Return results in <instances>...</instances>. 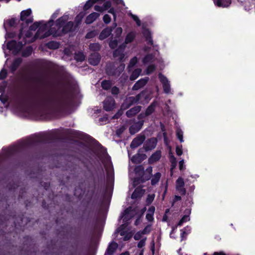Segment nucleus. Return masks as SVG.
Segmentation results:
<instances>
[{
    "label": "nucleus",
    "instance_id": "48",
    "mask_svg": "<svg viewBox=\"0 0 255 255\" xmlns=\"http://www.w3.org/2000/svg\"><path fill=\"white\" fill-rule=\"evenodd\" d=\"M161 124V129L163 132V139L165 143H167V133L165 132V128L164 127V126L163 124Z\"/></svg>",
    "mask_w": 255,
    "mask_h": 255
},
{
    "label": "nucleus",
    "instance_id": "21",
    "mask_svg": "<svg viewBox=\"0 0 255 255\" xmlns=\"http://www.w3.org/2000/svg\"><path fill=\"white\" fill-rule=\"evenodd\" d=\"M22 62V59L20 57L14 59L9 67L10 72L13 74L17 68L20 66Z\"/></svg>",
    "mask_w": 255,
    "mask_h": 255
},
{
    "label": "nucleus",
    "instance_id": "28",
    "mask_svg": "<svg viewBox=\"0 0 255 255\" xmlns=\"http://www.w3.org/2000/svg\"><path fill=\"white\" fill-rule=\"evenodd\" d=\"M118 248V244L116 242H112L109 244L106 251L108 255H113Z\"/></svg>",
    "mask_w": 255,
    "mask_h": 255
},
{
    "label": "nucleus",
    "instance_id": "51",
    "mask_svg": "<svg viewBox=\"0 0 255 255\" xmlns=\"http://www.w3.org/2000/svg\"><path fill=\"white\" fill-rule=\"evenodd\" d=\"M7 70L4 68L2 69L0 72V80L4 79L7 77Z\"/></svg>",
    "mask_w": 255,
    "mask_h": 255
},
{
    "label": "nucleus",
    "instance_id": "42",
    "mask_svg": "<svg viewBox=\"0 0 255 255\" xmlns=\"http://www.w3.org/2000/svg\"><path fill=\"white\" fill-rule=\"evenodd\" d=\"M89 48L91 51H99L101 49V46L98 43H93L90 44Z\"/></svg>",
    "mask_w": 255,
    "mask_h": 255
},
{
    "label": "nucleus",
    "instance_id": "64",
    "mask_svg": "<svg viewBox=\"0 0 255 255\" xmlns=\"http://www.w3.org/2000/svg\"><path fill=\"white\" fill-rule=\"evenodd\" d=\"M177 137L179 139L180 142L183 141V133L181 130H177L176 132Z\"/></svg>",
    "mask_w": 255,
    "mask_h": 255
},
{
    "label": "nucleus",
    "instance_id": "1",
    "mask_svg": "<svg viewBox=\"0 0 255 255\" xmlns=\"http://www.w3.org/2000/svg\"><path fill=\"white\" fill-rule=\"evenodd\" d=\"M15 100L19 106L33 110L35 115L43 120L58 119L73 106L72 97L66 93L53 96L43 92L32 98L18 95Z\"/></svg>",
    "mask_w": 255,
    "mask_h": 255
},
{
    "label": "nucleus",
    "instance_id": "47",
    "mask_svg": "<svg viewBox=\"0 0 255 255\" xmlns=\"http://www.w3.org/2000/svg\"><path fill=\"white\" fill-rule=\"evenodd\" d=\"M108 116L107 114H106L103 117H101L99 119V123H100V125H105L108 122Z\"/></svg>",
    "mask_w": 255,
    "mask_h": 255
},
{
    "label": "nucleus",
    "instance_id": "19",
    "mask_svg": "<svg viewBox=\"0 0 255 255\" xmlns=\"http://www.w3.org/2000/svg\"><path fill=\"white\" fill-rule=\"evenodd\" d=\"M161 157V151L160 150H156L148 158V162L149 164H153L160 160Z\"/></svg>",
    "mask_w": 255,
    "mask_h": 255
},
{
    "label": "nucleus",
    "instance_id": "43",
    "mask_svg": "<svg viewBox=\"0 0 255 255\" xmlns=\"http://www.w3.org/2000/svg\"><path fill=\"white\" fill-rule=\"evenodd\" d=\"M74 58L78 62H82L85 60V56L82 52H79L75 54Z\"/></svg>",
    "mask_w": 255,
    "mask_h": 255
},
{
    "label": "nucleus",
    "instance_id": "41",
    "mask_svg": "<svg viewBox=\"0 0 255 255\" xmlns=\"http://www.w3.org/2000/svg\"><path fill=\"white\" fill-rule=\"evenodd\" d=\"M126 99L130 106H132L135 103H139V100L137 98V96L135 97H128Z\"/></svg>",
    "mask_w": 255,
    "mask_h": 255
},
{
    "label": "nucleus",
    "instance_id": "38",
    "mask_svg": "<svg viewBox=\"0 0 255 255\" xmlns=\"http://www.w3.org/2000/svg\"><path fill=\"white\" fill-rule=\"evenodd\" d=\"M46 45L50 49L55 50L59 47V43L55 41H49L46 43Z\"/></svg>",
    "mask_w": 255,
    "mask_h": 255
},
{
    "label": "nucleus",
    "instance_id": "13",
    "mask_svg": "<svg viewBox=\"0 0 255 255\" xmlns=\"http://www.w3.org/2000/svg\"><path fill=\"white\" fill-rule=\"evenodd\" d=\"M114 26H108L102 30L99 36V39L100 40H103L108 37L111 35L113 30L117 26V24L116 23H114Z\"/></svg>",
    "mask_w": 255,
    "mask_h": 255
},
{
    "label": "nucleus",
    "instance_id": "59",
    "mask_svg": "<svg viewBox=\"0 0 255 255\" xmlns=\"http://www.w3.org/2000/svg\"><path fill=\"white\" fill-rule=\"evenodd\" d=\"M111 93L112 95L114 96L118 95L120 93L119 88L117 86H114L112 88Z\"/></svg>",
    "mask_w": 255,
    "mask_h": 255
},
{
    "label": "nucleus",
    "instance_id": "61",
    "mask_svg": "<svg viewBox=\"0 0 255 255\" xmlns=\"http://www.w3.org/2000/svg\"><path fill=\"white\" fill-rule=\"evenodd\" d=\"M96 35L95 31H91L88 32L86 35V38L87 39H90L94 37Z\"/></svg>",
    "mask_w": 255,
    "mask_h": 255
},
{
    "label": "nucleus",
    "instance_id": "45",
    "mask_svg": "<svg viewBox=\"0 0 255 255\" xmlns=\"http://www.w3.org/2000/svg\"><path fill=\"white\" fill-rule=\"evenodd\" d=\"M153 57L152 54H147L143 58L142 62L144 64H146L152 62Z\"/></svg>",
    "mask_w": 255,
    "mask_h": 255
},
{
    "label": "nucleus",
    "instance_id": "24",
    "mask_svg": "<svg viewBox=\"0 0 255 255\" xmlns=\"http://www.w3.org/2000/svg\"><path fill=\"white\" fill-rule=\"evenodd\" d=\"M140 106H136L126 112V116L128 118H131L138 113L141 110Z\"/></svg>",
    "mask_w": 255,
    "mask_h": 255
},
{
    "label": "nucleus",
    "instance_id": "46",
    "mask_svg": "<svg viewBox=\"0 0 255 255\" xmlns=\"http://www.w3.org/2000/svg\"><path fill=\"white\" fill-rule=\"evenodd\" d=\"M155 198V194H148L146 199V203L147 205H149L152 203Z\"/></svg>",
    "mask_w": 255,
    "mask_h": 255
},
{
    "label": "nucleus",
    "instance_id": "11",
    "mask_svg": "<svg viewBox=\"0 0 255 255\" xmlns=\"http://www.w3.org/2000/svg\"><path fill=\"white\" fill-rule=\"evenodd\" d=\"M115 105V101L112 97H107L103 102L104 109L107 111L110 112L112 111Z\"/></svg>",
    "mask_w": 255,
    "mask_h": 255
},
{
    "label": "nucleus",
    "instance_id": "26",
    "mask_svg": "<svg viewBox=\"0 0 255 255\" xmlns=\"http://www.w3.org/2000/svg\"><path fill=\"white\" fill-rule=\"evenodd\" d=\"M142 124L141 123H137L133 125H131L129 128V131L131 134H134L137 132L141 128Z\"/></svg>",
    "mask_w": 255,
    "mask_h": 255
},
{
    "label": "nucleus",
    "instance_id": "62",
    "mask_svg": "<svg viewBox=\"0 0 255 255\" xmlns=\"http://www.w3.org/2000/svg\"><path fill=\"white\" fill-rule=\"evenodd\" d=\"M103 21L106 24L109 23L111 21L110 16L108 14H105L103 16Z\"/></svg>",
    "mask_w": 255,
    "mask_h": 255
},
{
    "label": "nucleus",
    "instance_id": "15",
    "mask_svg": "<svg viewBox=\"0 0 255 255\" xmlns=\"http://www.w3.org/2000/svg\"><path fill=\"white\" fill-rule=\"evenodd\" d=\"M145 137L144 135H138L135 137L130 144V148L134 149L140 145L145 140Z\"/></svg>",
    "mask_w": 255,
    "mask_h": 255
},
{
    "label": "nucleus",
    "instance_id": "44",
    "mask_svg": "<svg viewBox=\"0 0 255 255\" xmlns=\"http://www.w3.org/2000/svg\"><path fill=\"white\" fill-rule=\"evenodd\" d=\"M176 188L178 189L183 187L185 185L184 180L181 177H179L176 180Z\"/></svg>",
    "mask_w": 255,
    "mask_h": 255
},
{
    "label": "nucleus",
    "instance_id": "9",
    "mask_svg": "<svg viewBox=\"0 0 255 255\" xmlns=\"http://www.w3.org/2000/svg\"><path fill=\"white\" fill-rule=\"evenodd\" d=\"M157 143V140L155 137H152L146 140L143 146V150L145 151L151 150L155 148Z\"/></svg>",
    "mask_w": 255,
    "mask_h": 255
},
{
    "label": "nucleus",
    "instance_id": "49",
    "mask_svg": "<svg viewBox=\"0 0 255 255\" xmlns=\"http://www.w3.org/2000/svg\"><path fill=\"white\" fill-rule=\"evenodd\" d=\"M118 42L116 39L112 40L110 41L109 45L110 47L112 49H115L118 46Z\"/></svg>",
    "mask_w": 255,
    "mask_h": 255
},
{
    "label": "nucleus",
    "instance_id": "5",
    "mask_svg": "<svg viewBox=\"0 0 255 255\" xmlns=\"http://www.w3.org/2000/svg\"><path fill=\"white\" fill-rule=\"evenodd\" d=\"M77 27L78 25L77 24L75 25L73 21H68L62 27L61 30H58V34H60V36H61L69 32H73L77 29Z\"/></svg>",
    "mask_w": 255,
    "mask_h": 255
},
{
    "label": "nucleus",
    "instance_id": "17",
    "mask_svg": "<svg viewBox=\"0 0 255 255\" xmlns=\"http://www.w3.org/2000/svg\"><path fill=\"white\" fill-rule=\"evenodd\" d=\"M101 58V55L99 53H92L88 59L89 63L92 65L97 66L99 64Z\"/></svg>",
    "mask_w": 255,
    "mask_h": 255
},
{
    "label": "nucleus",
    "instance_id": "4",
    "mask_svg": "<svg viewBox=\"0 0 255 255\" xmlns=\"http://www.w3.org/2000/svg\"><path fill=\"white\" fill-rule=\"evenodd\" d=\"M23 44L22 41L17 42L15 40H12L7 43V49L12 51L14 54L18 53L22 48Z\"/></svg>",
    "mask_w": 255,
    "mask_h": 255
},
{
    "label": "nucleus",
    "instance_id": "58",
    "mask_svg": "<svg viewBox=\"0 0 255 255\" xmlns=\"http://www.w3.org/2000/svg\"><path fill=\"white\" fill-rule=\"evenodd\" d=\"M5 35V37L6 38H14L16 35V33L15 32H7V31Z\"/></svg>",
    "mask_w": 255,
    "mask_h": 255
},
{
    "label": "nucleus",
    "instance_id": "10",
    "mask_svg": "<svg viewBox=\"0 0 255 255\" xmlns=\"http://www.w3.org/2000/svg\"><path fill=\"white\" fill-rule=\"evenodd\" d=\"M126 45L124 43H123L119 45V47L113 52V57L114 58L118 57L120 62L123 61L125 57L124 52L126 48Z\"/></svg>",
    "mask_w": 255,
    "mask_h": 255
},
{
    "label": "nucleus",
    "instance_id": "60",
    "mask_svg": "<svg viewBox=\"0 0 255 255\" xmlns=\"http://www.w3.org/2000/svg\"><path fill=\"white\" fill-rule=\"evenodd\" d=\"M137 62V58L136 56L132 58L129 61V66L130 67L134 66Z\"/></svg>",
    "mask_w": 255,
    "mask_h": 255
},
{
    "label": "nucleus",
    "instance_id": "40",
    "mask_svg": "<svg viewBox=\"0 0 255 255\" xmlns=\"http://www.w3.org/2000/svg\"><path fill=\"white\" fill-rule=\"evenodd\" d=\"M169 160L171 163V170L174 169L177 165V160L175 157L171 153L169 154Z\"/></svg>",
    "mask_w": 255,
    "mask_h": 255
},
{
    "label": "nucleus",
    "instance_id": "31",
    "mask_svg": "<svg viewBox=\"0 0 255 255\" xmlns=\"http://www.w3.org/2000/svg\"><path fill=\"white\" fill-rule=\"evenodd\" d=\"M23 215L20 214L18 216L16 215H12V218L14 219V225L15 227L17 226H21L20 224L22 223Z\"/></svg>",
    "mask_w": 255,
    "mask_h": 255
},
{
    "label": "nucleus",
    "instance_id": "34",
    "mask_svg": "<svg viewBox=\"0 0 255 255\" xmlns=\"http://www.w3.org/2000/svg\"><path fill=\"white\" fill-rule=\"evenodd\" d=\"M143 35L145 37V41H147L148 44L152 45L153 42L152 39V36L149 30L143 32Z\"/></svg>",
    "mask_w": 255,
    "mask_h": 255
},
{
    "label": "nucleus",
    "instance_id": "29",
    "mask_svg": "<svg viewBox=\"0 0 255 255\" xmlns=\"http://www.w3.org/2000/svg\"><path fill=\"white\" fill-rule=\"evenodd\" d=\"M136 36V34L134 31H130L128 32L125 38V44H127L130 43L133 41Z\"/></svg>",
    "mask_w": 255,
    "mask_h": 255
},
{
    "label": "nucleus",
    "instance_id": "53",
    "mask_svg": "<svg viewBox=\"0 0 255 255\" xmlns=\"http://www.w3.org/2000/svg\"><path fill=\"white\" fill-rule=\"evenodd\" d=\"M146 172H147L149 175L145 178V180H148L150 179V178L152 176V167L151 166H149L146 169Z\"/></svg>",
    "mask_w": 255,
    "mask_h": 255
},
{
    "label": "nucleus",
    "instance_id": "8",
    "mask_svg": "<svg viewBox=\"0 0 255 255\" xmlns=\"http://www.w3.org/2000/svg\"><path fill=\"white\" fill-rule=\"evenodd\" d=\"M143 148H139L137 153L134 155L132 157L131 159L132 162L135 164H139L141 163L144 159H145L147 157V156L145 154L143 153Z\"/></svg>",
    "mask_w": 255,
    "mask_h": 255
},
{
    "label": "nucleus",
    "instance_id": "37",
    "mask_svg": "<svg viewBox=\"0 0 255 255\" xmlns=\"http://www.w3.org/2000/svg\"><path fill=\"white\" fill-rule=\"evenodd\" d=\"M33 48L31 46L26 47L22 52L21 55L23 57H29L32 54Z\"/></svg>",
    "mask_w": 255,
    "mask_h": 255
},
{
    "label": "nucleus",
    "instance_id": "55",
    "mask_svg": "<svg viewBox=\"0 0 255 255\" xmlns=\"http://www.w3.org/2000/svg\"><path fill=\"white\" fill-rule=\"evenodd\" d=\"M40 22H35L33 24H32L29 27V29L31 30H35L37 28L39 29L40 26Z\"/></svg>",
    "mask_w": 255,
    "mask_h": 255
},
{
    "label": "nucleus",
    "instance_id": "33",
    "mask_svg": "<svg viewBox=\"0 0 255 255\" xmlns=\"http://www.w3.org/2000/svg\"><path fill=\"white\" fill-rule=\"evenodd\" d=\"M156 107V104L154 102L152 103L147 108L145 112V116H149L151 115L155 111V108Z\"/></svg>",
    "mask_w": 255,
    "mask_h": 255
},
{
    "label": "nucleus",
    "instance_id": "54",
    "mask_svg": "<svg viewBox=\"0 0 255 255\" xmlns=\"http://www.w3.org/2000/svg\"><path fill=\"white\" fill-rule=\"evenodd\" d=\"M125 130V128L124 127H120L119 128L117 129L116 131V135L120 137L122 133Z\"/></svg>",
    "mask_w": 255,
    "mask_h": 255
},
{
    "label": "nucleus",
    "instance_id": "20",
    "mask_svg": "<svg viewBox=\"0 0 255 255\" xmlns=\"http://www.w3.org/2000/svg\"><path fill=\"white\" fill-rule=\"evenodd\" d=\"M44 33L42 35H39V37L40 39H43L46 37L49 36L51 35L54 37H57L60 36V34H58V30H56L55 28H51L48 31H44Z\"/></svg>",
    "mask_w": 255,
    "mask_h": 255
},
{
    "label": "nucleus",
    "instance_id": "27",
    "mask_svg": "<svg viewBox=\"0 0 255 255\" xmlns=\"http://www.w3.org/2000/svg\"><path fill=\"white\" fill-rule=\"evenodd\" d=\"M144 193V190L141 188L137 187L135 189L131 194V198L133 199H136L140 198Z\"/></svg>",
    "mask_w": 255,
    "mask_h": 255
},
{
    "label": "nucleus",
    "instance_id": "2",
    "mask_svg": "<svg viewBox=\"0 0 255 255\" xmlns=\"http://www.w3.org/2000/svg\"><path fill=\"white\" fill-rule=\"evenodd\" d=\"M59 139L57 134L53 131L34 134L32 137L27 138L17 145L8 147L5 150V155L6 157L12 156L19 153L23 148L33 146L39 143H52Z\"/></svg>",
    "mask_w": 255,
    "mask_h": 255
},
{
    "label": "nucleus",
    "instance_id": "25",
    "mask_svg": "<svg viewBox=\"0 0 255 255\" xmlns=\"http://www.w3.org/2000/svg\"><path fill=\"white\" fill-rule=\"evenodd\" d=\"M100 16L99 13L93 12L89 14L86 18L85 23L88 24L92 23L96 20Z\"/></svg>",
    "mask_w": 255,
    "mask_h": 255
},
{
    "label": "nucleus",
    "instance_id": "6",
    "mask_svg": "<svg viewBox=\"0 0 255 255\" xmlns=\"http://www.w3.org/2000/svg\"><path fill=\"white\" fill-rule=\"evenodd\" d=\"M136 96L139 100V103L144 104L145 103H148L150 100L151 98V93L150 91L147 89H144Z\"/></svg>",
    "mask_w": 255,
    "mask_h": 255
},
{
    "label": "nucleus",
    "instance_id": "23",
    "mask_svg": "<svg viewBox=\"0 0 255 255\" xmlns=\"http://www.w3.org/2000/svg\"><path fill=\"white\" fill-rule=\"evenodd\" d=\"M215 5L219 7H227L231 4L232 0H212Z\"/></svg>",
    "mask_w": 255,
    "mask_h": 255
},
{
    "label": "nucleus",
    "instance_id": "52",
    "mask_svg": "<svg viewBox=\"0 0 255 255\" xmlns=\"http://www.w3.org/2000/svg\"><path fill=\"white\" fill-rule=\"evenodd\" d=\"M151 227L150 225H148L141 231L143 235H146L149 234L151 232Z\"/></svg>",
    "mask_w": 255,
    "mask_h": 255
},
{
    "label": "nucleus",
    "instance_id": "36",
    "mask_svg": "<svg viewBox=\"0 0 255 255\" xmlns=\"http://www.w3.org/2000/svg\"><path fill=\"white\" fill-rule=\"evenodd\" d=\"M161 174L160 172H158L154 174L151 180V184L153 186L155 185L159 181L161 178Z\"/></svg>",
    "mask_w": 255,
    "mask_h": 255
},
{
    "label": "nucleus",
    "instance_id": "22",
    "mask_svg": "<svg viewBox=\"0 0 255 255\" xmlns=\"http://www.w3.org/2000/svg\"><path fill=\"white\" fill-rule=\"evenodd\" d=\"M134 172L136 175L139 176L138 179L140 180L141 182L143 183L145 181V178H143L144 174V167L142 165H138L134 168Z\"/></svg>",
    "mask_w": 255,
    "mask_h": 255
},
{
    "label": "nucleus",
    "instance_id": "32",
    "mask_svg": "<svg viewBox=\"0 0 255 255\" xmlns=\"http://www.w3.org/2000/svg\"><path fill=\"white\" fill-rule=\"evenodd\" d=\"M141 72V69L140 68H137L134 70L129 77V79L131 81H133L136 79L140 75Z\"/></svg>",
    "mask_w": 255,
    "mask_h": 255
},
{
    "label": "nucleus",
    "instance_id": "63",
    "mask_svg": "<svg viewBox=\"0 0 255 255\" xmlns=\"http://www.w3.org/2000/svg\"><path fill=\"white\" fill-rule=\"evenodd\" d=\"M146 240V238H144L140 240V241L137 244V247L138 248H142V247H143L145 245Z\"/></svg>",
    "mask_w": 255,
    "mask_h": 255
},
{
    "label": "nucleus",
    "instance_id": "57",
    "mask_svg": "<svg viewBox=\"0 0 255 255\" xmlns=\"http://www.w3.org/2000/svg\"><path fill=\"white\" fill-rule=\"evenodd\" d=\"M131 106L129 105V103L127 102V100L125 99L121 105V109L123 110H126L128 109Z\"/></svg>",
    "mask_w": 255,
    "mask_h": 255
},
{
    "label": "nucleus",
    "instance_id": "56",
    "mask_svg": "<svg viewBox=\"0 0 255 255\" xmlns=\"http://www.w3.org/2000/svg\"><path fill=\"white\" fill-rule=\"evenodd\" d=\"M112 3L111 1L110 0H107L106 2H105L103 5V7L104 8V11L108 10L109 8H110L111 7Z\"/></svg>",
    "mask_w": 255,
    "mask_h": 255
},
{
    "label": "nucleus",
    "instance_id": "50",
    "mask_svg": "<svg viewBox=\"0 0 255 255\" xmlns=\"http://www.w3.org/2000/svg\"><path fill=\"white\" fill-rule=\"evenodd\" d=\"M156 69V67L154 65H150L146 68V73L150 74L153 73Z\"/></svg>",
    "mask_w": 255,
    "mask_h": 255
},
{
    "label": "nucleus",
    "instance_id": "3",
    "mask_svg": "<svg viewBox=\"0 0 255 255\" xmlns=\"http://www.w3.org/2000/svg\"><path fill=\"white\" fill-rule=\"evenodd\" d=\"M31 13L32 10L30 8L22 10L20 12V17L19 20L20 21H25V24L24 25L23 23L21 24V27L19 29V32L18 35L19 39H20L23 35V29L33 22V19L32 17L27 18L31 15Z\"/></svg>",
    "mask_w": 255,
    "mask_h": 255
},
{
    "label": "nucleus",
    "instance_id": "39",
    "mask_svg": "<svg viewBox=\"0 0 255 255\" xmlns=\"http://www.w3.org/2000/svg\"><path fill=\"white\" fill-rule=\"evenodd\" d=\"M101 87L105 90H108L112 87V83L110 80H104L101 82Z\"/></svg>",
    "mask_w": 255,
    "mask_h": 255
},
{
    "label": "nucleus",
    "instance_id": "7",
    "mask_svg": "<svg viewBox=\"0 0 255 255\" xmlns=\"http://www.w3.org/2000/svg\"><path fill=\"white\" fill-rule=\"evenodd\" d=\"M123 69L120 67L116 68L115 65L113 64H107L106 66V73L109 76H117L119 77Z\"/></svg>",
    "mask_w": 255,
    "mask_h": 255
},
{
    "label": "nucleus",
    "instance_id": "30",
    "mask_svg": "<svg viewBox=\"0 0 255 255\" xmlns=\"http://www.w3.org/2000/svg\"><path fill=\"white\" fill-rule=\"evenodd\" d=\"M67 18L66 16H62L58 18L56 21V26L57 27L58 29L57 30H60L64 24L66 23Z\"/></svg>",
    "mask_w": 255,
    "mask_h": 255
},
{
    "label": "nucleus",
    "instance_id": "16",
    "mask_svg": "<svg viewBox=\"0 0 255 255\" xmlns=\"http://www.w3.org/2000/svg\"><path fill=\"white\" fill-rule=\"evenodd\" d=\"M148 77L141 78L136 82L132 87V91H137L143 88L148 82Z\"/></svg>",
    "mask_w": 255,
    "mask_h": 255
},
{
    "label": "nucleus",
    "instance_id": "12",
    "mask_svg": "<svg viewBox=\"0 0 255 255\" xmlns=\"http://www.w3.org/2000/svg\"><path fill=\"white\" fill-rule=\"evenodd\" d=\"M158 78L162 84L163 91L166 94H168L170 92V85L167 78L161 73L158 75Z\"/></svg>",
    "mask_w": 255,
    "mask_h": 255
},
{
    "label": "nucleus",
    "instance_id": "35",
    "mask_svg": "<svg viewBox=\"0 0 255 255\" xmlns=\"http://www.w3.org/2000/svg\"><path fill=\"white\" fill-rule=\"evenodd\" d=\"M106 0H88L84 6V10H88L91 8L94 3L98 1H104Z\"/></svg>",
    "mask_w": 255,
    "mask_h": 255
},
{
    "label": "nucleus",
    "instance_id": "14",
    "mask_svg": "<svg viewBox=\"0 0 255 255\" xmlns=\"http://www.w3.org/2000/svg\"><path fill=\"white\" fill-rule=\"evenodd\" d=\"M54 21L53 19H50L48 22L41 24H40V26L37 31L36 32L34 37L35 38H38L39 37V34L40 32H43L44 31L47 30L48 28L51 26L53 24Z\"/></svg>",
    "mask_w": 255,
    "mask_h": 255
},
{
    "label": "nucleus",
    "instance_id": "18",
    "mask_svg": "<svg viewBox=\"0 0 255 255\" xmlns=\"http://www.w3.org/2000/svg\"><path fill=\"white\" fill-rule=\"evenodd\" d=\"M20 20L16 18H11V19L4 20L3 27L5 31H7L6 25L9 27H15L19 23Z\"/></svg>",
    "mask_w": 255,
    "mask_h": 255
}]
</instances>
